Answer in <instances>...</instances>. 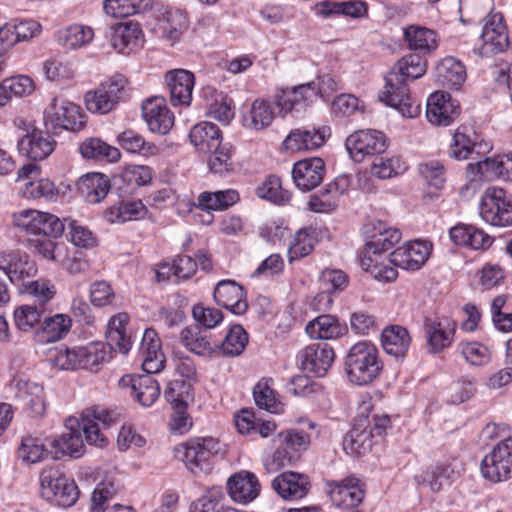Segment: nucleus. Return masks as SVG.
Instances as JSON below:
<instances>
[{
  "label": "nucleus",
  "mask_w": 512,
  "mask_h": 512,
  "mask_svg": "<svg viewBox=\"0 0 512 512\" xmlns=\"http://www.w3.org/2000/svg\"><path fill=\"white\" fill-rule=\"evenodd\" d=\"M426 69V60L419 54L402 57L385 77L380 101L396 109L403 117H416L420 113V105L411 98L407 83L422 77Z\"/></svg>",
  "instance_id": "nucleus-1"
},
{
  "label": "nucleus",
  "mask_w": 512,
  "mask_h": 512,
  "mask_svg": "<svg viewBox=\"0 0 512 512\" xmlns=\"http://www.w3.org/2000/svg\"><path fill=\"white\" fill-rule=\"evenodd\" d=\"M401 237L402 234L399 229L378 221L373 225L368 236L365 249L360 258L361 267L365 271L370 272L379 281H394L398 276L396 268L384 265L381 262V258L386 251L399 243Z\"/></svg>",
  "instance_id": "nucleus-2"
},
{
  "label": "nucleus",
  "mask_w": 512,
  "mask_h": 512,
  "mask_svg": "<svg viewBox=\"0 0 512 512\" xmlns=\"http://www.w3.org/2000/svg\"><path fill=\"white\" fill-rule=\"evenodd\" d=\"M344 368L349 381L361 386L373 382L380 375L383 362L378 348L372 342L362 340L349 348Z\"/></svg>",
  "instance_id": "nucleus-3"
},
{
  "label": "nucleus",
  "mask_w": 512,
  "mask_h": 512,
  "mask_svg": "<svg viewBox=\"0 0 512 512\" xmlns=\"http://www.w3.org/2000/svg\"><path fill=\"white\" fill-rule=\"evenodd\" d=\"M187 468L193 473H207L211 470L213 460L222 453V446L213 437H194L176 448Z\"/></svg>",
  "instance_id": "nucleus-4"
},
{
  "label": "nucleus",
  "mask_w": 512,
  "mask_h": 512,
  "mask_svg": "<svg viewBox=\"0 0 512 512\" xmlns=\"http://www.w3.org/2000/svg\"><path fill=\"white\" fill-rule=\"evenodd\" d=\"M476 163L467 165V173L472 176L470 182L462 187L461 195H473L479 187V180L512 179V154L498 155L493 158L483 156Z\"/></svg>",
  "instance_id": "nucleus-5"
},
{
  "label": "nucleus",
  "mask_w": 512,
  "mask_h": 512,
  "mask_svg": "<svg viewBox=\"0 0 512 512\" xmlns=\"http://www.w3.org/2000/svg\"><path fill=\"white\" fill-rule=\"evenodd\" d=\"M39 480L41 495L47 501L60 507H71L77 502L80 494L77 484L58 470L43 469Z\"/></svg>",
  "instance_id": "nucleus-6"
},
{
  "label": "nucleus",
  "mask_w": 512,
  "mask_h": 512,
  "mask_svg": "<svg viewBox=\"0 0 512 512\" xmlns=\"http://www.w3.org/2000/svg\"><path fill=\"white\" fill-rule=\"evenodd\" d=\"M84 423L80 418L69 417L65 422V431L57 436L47 438L51 458L55 460L66 456L79 458L85 452Z\"/></svg>",
  "instance_id": "nucleus-7"
},
{
  "label": "nucleus",
  "mask_w": 512,
  "mask_h": 512,
  "mask_svg": "<svg viewBox=\"0 0 512 512\" xmlns=\"http://www.w3.org/2000/svg\"><path fill=\"white\" fill-rule=\"evenodd\" d=\"M47 129L78 132L86 124L81 107L69 100L55 97L44 111Z\"/></svg>",
  "instance_id": "nucleus-8"
},
{
  "label": "nucleus",
  "mask_w": 512,
  "mask_h": 512,
  "mask_svg": "<svg viewBox=\"0 0 512 512\" xmlns=\"http://www.w3.org/2000/svg\"><path fill=\"white\" fill-rule=\"evenodd\" d=\"M81 419L84 423L87 443L103 448L108 444V436L102 430H107L113 425L119 424L123 417L116 410L93 406L82 411Z\"/></svg>",
  "instance_id": "nucleus-9"
},
{
  "label": "nucleus",
  "mask_w": 512,
  "mask_h": 512,
  "mask_svg": "<svg viewBox=\"0 0 512 512\" xmlns=\"http://www.w3.org/2000/svg\"><path fill=\"white\" fill-rule=\"evenodd\" d=\"M482 219L497 227L512 224V200L507 192L499 187H488L479 204Z\"/></svg>",
  "instance_id": "nucleus-10"
},
{
  "label": "nucleus",
  "mask_w": 512,
  "mask_h": 512,
  "mask_svg": "<svg viewBox=\"0 0 512 512\" xmlns=\"http://www.w3.org/2000/svg\"><path fill=\"white\" fill-rule=\"evenodd\" d=\"M13 223L25 231L28 237H60L64 231L63 222L55 215L34 209H25L13 214Z\"/></svg>",
  "instance_id": "nucleus-11"
},
{
  "label": "nucleus",
  "mask_w": 512,
  "mask_h": 512,
  "mask_svg": "<svg viewBox=\"0 0 512 512\" xmlns=\"http://www.w3.org/2000/svg\"><path fill=\"white\" fill-rule=\"evenodd\" d=\"M492 149L489 141L471 125L459 126L453 134L449 155L456 160H479Z\"/></svg>",
  "instance_id": "nucleus-12"
},
{
  "label": "nucleus",
  "mask_w": 512,
  "mask_h": 512,
  "mask_svg": "<svg viewBox=\"0 0 512 512\" xmlns=\"http://www.w3.org/2000/svg\"><path fill=\"white\" fill-rule=\"evenodd\" d=\"M483 21L481 45L475 47L474 52L482 57H489L505 51L509 45V36L503 15L491 11Z\"/></svg>",
  "instance_id": "nucleus-13"
},
{
  "label": "nucleus",
  "mask_w": 512,
  "mask_h": 512,
  "mask_svg": "<svg viewBox=\"0 0 512 512\" xmlns=\"http://www.w3.org/2000/svg\"><path fill=\"white\" fill-rule=\"evenodd\" d=\"M482 476L493 482L506 481L512 477V437L501 440L481 463Z\"/></svg>",
  "instance_id": "nucleus-14"
},
{
  "label": "nucleus",
  "mask_w": 512,
  "mask_h": 512,
  "mask_svg": "<svg viewBox=\"0 0 512 512\" xmlns=\"http://www.w3.org/2000/svg\"><path fill=\"white\" fill-rule=\"evenodd\" d=\"M386 137L378 130L363 129L349 135L345 147L355 162H362L368 156L380 154L386 149Z\"/></svg>",
  "instance_id": "nucleus-15"
},
{
  "label": "nucleus",
  "mask_w": 512,
  "mask_h": 512,
  "mask_svg": "<svg viewBox=\"0 0 512 512\" xmlns=\"http://www.w3.org/2000/svg\"><path fill=\"white\" fill-rule=\"evenodd\" d=\"M424 328L429 351L438 354L453 343L457 322L450 316L436 315L425 319Z\"/></svg>",
  "instance_id": "nucleus-16"
},
{
  "label": "nucleus",
  "mask_w": 512,
  "mask_h": 512,
  "mask_svg": "<svg viewBox=\"0 0 512 512\" xmlns=\"http://www.w3.org/2000/svg\"><path fill=\"white\" fill-rule=\"evenodd\" d=\"M296 359L301 370L316 377H322L332 366L335 353L327 343H313L301 349Z\"/></svg>",
  "instance_id": "nucleus-17"
},
{
  "label": "nucleus",
  "mask_w": 512,
  "mask_h": 512,
  "mask_svg": "<svg viewBox=\"0 0 512 512\" xmlns=\"http://www.w3.org/2000/svg\"><path fill=\"white\" fill-rule=\"evenodd\" d=\"M326 487L333 505L341 509L357 507L365 496L364 484L355 476L328 481Z\"/></svg>",
  "instance_id": "nucleus-18"
},
{
  "label": "nucleus",
  "mask_w": 512,
  "mask_h": 512,
  "mask_svg": "<svg viewBox=\"0 0 512 512\" xmlns=\"http://www.w3.org/2000/svg\"><path fill=\"white\" fill-rule=\"evenodd\" d=\"M14 397L24 403L26 412L31 417H42L46 411L44 388L41 384L24 378L14 377L10 384Z\"/></svg>",
  "instance_id": "nucleus-19"
},
{
  "label": "nucleus",
  "mask_w": 512,
  "mask_h": 512,
  "mask_svg": "<svg viewBox=\"0 0 512 512\" xmlns=\"http://www.w3.org/2000/svg\"><path fill=\"white\" fill-rule=\"evenodd\" d=\"M0 270L12 283L21 285L22 288L27 283L26 280L37 272L34 261L30 260L25 253L16 250L0 252Z\"/></svg>",
  "instance_id": "nucleus-20"
},
{
  "label": "nucleus",
  "mask_w": 512,
  "mask_h": 512,
  "mask_svg": "<svg viewBox=\"0 0 512 512\" xmlns=\"http://www.w3.org/2000/svg\"><path fill=\"white\" fill-rule=\"evenodd\" d=\"M432 245L427 241H411L390 253L389 263L404 270H418L427 261Z\"/></svg>",
  "instance_id": "nucleus-21"
},
{
  "label": "nucleus",
  "mask_w": 512,
  "mask_h": 512,
  "mask_svg": "<svg viewBox=\"0 0 512 512\" xmlns=\"http://www.w3.org/2000/svg\"><path fill=\"white\" fill-rule=\"evenodd\" d=\"M318 97L314 82L285 88L276 96V105L281 113L301 112Z\"/></svg>",
  "instance_id": "nucleus-22"
},
{
  "label": "nucleus",
  "mask_w": 512,
  "mask_h": 512,
  "mask_svg": "<svg viewBox=\"0 0 512 512\" xmlns=\"http://www.w3.org/2000/svg\"><path fill=\"white\" fill-rule=\"evenodd\" d=\"M280 446L273 454V461L277 466L291 464L298 458L300 451L308 448L311 437L299 430H289L278 434Z\"/></svg>",
  "instance_id": "nucleus-23"
},
{
  "label": "nucleus",
  "mask_w": 512,
  "mask_h": 512,
  "mask_svg": "<svg viewBox=\"0 0 512 512\" xmlns=\"http://www.w3.org/2000/svg\"><path fill=\"white\" fill-rule=\"evenodd\" d=\"M459 113L458 103L454 102L446 92L436 91L427 100L426 117L434 125L448 126L459 116Z\"/></svg>",
  "instance_id": "nucleus-24"
},
{
  "label": "nucleus",
  "mask_w": 512,
  "mask_h": 512,
  "mask_svg": "<svg viewBox=\"0 0 512 512\" xmlns=\"http://www.w3.org/2000/svg\"><path fill=\"white\" fill-rule=\"evenodd\" d=\"M142 117L153 133L167 134L174 124V115L163 97L146 99L142 104Z\"/></svg>",
  "instance_id": "nucleus-25"
},
{
  "label": "nucleus",
  "mask_w": 512,
  "mask_h": 512,
  "mask_svg": "<svg viewBox=\"0 0 512 512\" xmlns=\"http://www.w3.org/2000/svg\"><path fill=\"white\" fill-rule=\"evenodd\" d=\"M110 42L117 52L130 54L143 46L144 35L137 22H120L111 27Z\"/></svg>",
  "instance_id": "nucleus-26"
},
{
  "label": "nucleus",
  "mask_w": 512,
  "mask_h": 512,
  "mask_svg": "<svg viewBox=\"0 0 512 512\" xmlns=\"http://www.w3.org/2000/svg\"><path fill=\"white\" fill-rule=\"evenodd\" d=\"M120 384L130 390V395L143 407L151 406L160 395L159 383L151 376L125 375L121 378Z\"/></svg>",
  "instance_id": "nucleus-27"
},
{
  "label": "nucleus",
  "mask_w": 512,
  "mask_h": 512,
  "mask_svg": "<svg viewBox=\"0 0 512 512\" xmlns=\"http://www.w3.org/2000/svg\"><path fill=\"white\" fill-rule=\"evenodd\" d=\"M330 136V128H299L292 130L284 140L286 149L293 152L313 150L321 147Z\"/></svg>",
  "instance_id": "nucleus-28"
},
{
  "label": "nucleus",
  "mask_w": 512,
  "mask_h": 512,
  "mask_svg": "<svg viewBox=\"0 0 512 512\" xmlns=\"http://www.w3.org/2000/svg\"><path fill=\"white\" fill-rule=\"evenodd\" d=\"M214 300L235 315H243L248 309L244 289L234 280H222L214 289Z\"/></svg>",
  "instance_id": "nucleus-29"
},
{
  "label": "nucleus",
  "mask_w": 512,
  "mask_h": 512,
  "mask_svg": "<svg viewBox=\"0 0 512 512\" xmlns=\"http://www.w3.org/2000/svg\"><path fill=\"white\" fill-rule=\"evenodd\" d=\"M324 172V161L314 157L296 162L292 170V178L300 190L310 191L322 182Z\"/></svg>",
  "instance_id": "nucleus-30"
},
{
  "label": "nucleus",
  "mask_w": 512,
  "mask_h": 512,
  "mask_svg": "<svg viewBox=\"0 0 512 512\" xmlns=\"http://www.w3.org/2000/svg\"><path fill=\"white\" fill-rule=\"evenodd\" d=\"M227 487L231 499L240 504L254 501L261 490L257 477L249 471H240L229 477Z\"/></svg>",
  "instance_id": "nucleus-31"
},
{
  "label": "nucleus",
  "mask_w": 512,
  "mask_h": 512,
  "mask_svg": "<svg viewBox=\"0 0 512 512\" xmlns=\"http://www.w3.org/2000/svg\"><path fill=\"white\" fill-rule=\"evenodd\" d=\"M56 141L40 130L27 132L18 141L19 153L34 161L47 158L55 149Z\"/></svg>",
  "instance_id": "nucleus-32"
},
{
  "label": "nucleus",
  "mask_w": 512,
  "mask_h": 512,
  "mask_svg": "<svg viewBox=\"0 0 512 512\" xmlns=\"http://www.w3.org/2000/svg\"><path fill=\"white\" fill-rule=\"evenodd\" d=\"M123 86L110 81L85 95L86 108L92 113L106 114L116 105Z\"/></svg>",
  "instance_id": "nucleus-33"
},
{
  "label": "nucleus",
  "mask_w": 512,
  "mask_h": 512,
  "mask_svg": "<svg viewBox=\"0 0 512 512\" xmlns=\"http://www.w3.org/2000/svg\"><path fill=\"white\" fill-rule=\"evenodd\" d=\"M165 80L170 91V100L174 106H188L192 100L194 75L184 69L166 73Z\"/></svg>",
  "instance_id": "nucleus-34"
},
{
  "label": "nucleus",
  "mask_w": 512,
  "mask_h": 512,
  "mask_svg": "<svg viewBox=\"0 0 512 512\" xmlns=\"http://www.w3.org/2000/svg\"><path fill=\"white\" fill-rule=\"evenodd\" d=\"M140 354L142 357V369L145 373L154 374L163 369L165 356L161 350V341L155 330L146 329L144 331Z\"/></svg>",
  "instance_id": "nucleus-35"
},
{
  "label": "nucleus",
  "mask_w": 512,
  "mask_h": 512,
  "mask_svg": "<svg viewBox=\"0 0 512 512\" xmlns=\"http://www.w3.org/2000/svg\"><path fill=\"white\" fill-rule=\"evenodd\" d=\"M272 487L283 499L295 501L306 496L310 483L303 474L284 472L272 481Z\"/></svg>",
  "instance_id": "nucleus-36"
},
{
  "label": "nucleus",
  "mask_w": 512,
  "mask_h": 512,
  "mask_svg": "<svg viewBox=\"0 0 512 512\" xmlns=\"http://www.w3.org/2000/svg\"><path fill=\"white\" fill-rule=\"evenodd\" d=\"M191 144L200 153H211L222 143V133L219 127L208 121L195 124L189 133Z\"/></svg>",
  "instance_id": "nucleus-37"
},
{
  "label": "nucleus",
  "mask_w": 512,
  "mask_h": 512,
  "mask_svg": "<svg viewBox=\"0 0 512 512\" xmlns=\"http://www.w3.org/2000/svg\"><path fill=\"white\" fill-rule=\"evenodd\" d=\"M180 341L187 350L202 357H210L218 349V343L213 342L198 326L184 328L180 333Z\"/></svg>",
  "instance_id": "nucleus-38"
},
{
  "label": "nucleus",
  "mask_w": 512,
  "mask_h": 512,
  "mask_svg": "<svg viewBox=\"0 0 512 512\" xmlns=\"http://www.w3.org/2000/svg\"><path fill=\"white\" fill-rule=\"evenodd\" d=\"M410 343L411 337L405 327L391 325L386 327L381 333L382 348L388 355L396 359L405 357Z\"/></svg>",
  "instance_id": "nucleus-39"
},
{
  "label": "nucleus",
  "mask_w": 512,
  "mask_h": 512,
  "mask_svg": "<svg viewBox=\"0 0 512 512\" xmlns=\"http://www.w3.org/2000/svg\"><path fill=\"white\" fill-rule=\"evenodd\" d=\"M435 77L439 85L458 89L466 80L464 65L454 57L442 59L435 68Z\"/></svg>",
  "instance_id": "nucleus-40"
},
{
  "label": "nucleus",
  "mask_w": 512,
  "mask_h": 512,
  "mask_svg": "<svg viewBox=\"0 0 512 512\" xmlns=\"http://www.w3.org/2000/svg\"><path fill=\"white\" fill-rule=\"evenodd\" d=\"M72 327V320L66 314H55L52 316H43L36 334L41 342L50 343L63 339Z\"/></svg>",
  "instance_id": "nucleus-41"
},
{
  "label": "nucleus",
  "mask_w": 512,
  "mask_h": 512,
  "mask_svg": "<svg viewBox=\"0 0 512 512\" xmlns=\"http://www.w3.org/2000/svg\"><path fill=\"white\" fill-rule=\"evenodd\" d=\"M94 30L82 24H72L55 33L56 42L65 49L76 50L92 42Z\"/></svg>",
  "instance_id": "nucleus-42"
},
{
  "label": "nucleus",
  "mask_w": 512,
  "mask_h": 512,
  "mask_svg": "<svg viewBox=\"0 0 512 512\" xmlns=\"http://www.w3.org/2000/svg\"><path fill=\"white\" fill-rule=\"evenodd\" d=\"M403 34L410 50L427 54L438 47L437 33L429 28L410 25L403 29Z\"/></svg>",
  "instance_id": "nucleus-43"
},
{
  "label": "nucleus",
  "mask_w": 512,
  "mask_h": 512,
  "mask_svg": "<svg viewBox=\"0 0 512 512\" xmlns=\"http://www.w3.org/2000/svg\"><path fill=\"white\" fill-rule=\"evenodd\" d=\"M305 330L312 339L328 340L340 337L345 329L334 316L320 315L309 321Z\"/></svg>",
  "instance_id": "nucleus-44"
},
{
  "label": "nucleus",
  "mask_w": 512,
  "mask_h": 512,
  "mask_svg": "<svg viewBox=\"0 0 512 512\" xmlns=\"http://www.w3.org/2000/svg\"><path fill=\"white\" fill-rule=\"evenodd\" d=\"M117 142L123 150L131 154L151 157L159 153L156 144L147 141L143 135L132 129L121 132L117 136Z\"/></svg>",
  "instance_id": "nucleus-45"
},
{
  "label": "nucleus",
  "mask_w": 512,
  "mask_h": 512,
  "mask_svg": "<svg viewBox=\"0 0 512 512\" xmlns=\"http://www.w3.org/2000/svg\"><path fill=\"white\" fill-rule=\"evenodd\" d=\"M129 316L126 313H118L111 317L108 323L107 342L110 349L126 354L130 350L131 340L126 334V325Z\"/></svg>",
  "instance_id": "nucleus-46"
},
{
  "label": "nucleus",
  "mask_w": 512,
  "mask_h": 512,
  "mask_svg": "<svg viewBox=\"0 0 512 512\" xmlns=\"http://www.w3.org/2000/svg\"><path fill=\"white\" fill-rule=\"evenodd\" d=\"M78 185L82 195L90 203H99L110 190L109 179L101 173H88L82 176Z\"/></svg>",
  "instance_id": "nucleus-47"
},
{
  "label": "nucleus",
  "mask_w": 512,
  "mask_h": 512,
  "mask_svg": "<svg viewBox=\"0 0 512 512\" xmlns=\"http://www.w3.org/2000/svg\"><path fill=\"white\" fill-rule=\"evenodd\" d=\"M83 158L107 162H117L121 153L118 148L107 144L100 138H87L79 146Z\"/></svg>",
  "instance_id": "nucleus-48"
},
{
  "label": "nucleus",
  "mask_w": 512,
  "mask_h": 512,
  "mask_svg": "<svg viewBox=\"0 0 512 512\" xmlns=\"http://www.w3.org/2000/svg\"><path fill=\"white\" fill-rule=\"evenodd\" d=\"M371 437V430H367V420H360V422L355 424L345 435L343 448L347 454L362 455L366 450L370 449L372 445Z\"/></svg>",
  "instance_id": "nucleus-49"
},
{
  "label": "nucleus",
  "mask_w": 512,
  "mask_h": 512,
  "mask_svg": "<svg viewBox=\"0 0 512 512\" xmlns=\"http://www.w3.org/2000/svg\"><path fill=\"white\" fill-rule=\"evenodd\" d=\"M147 213L141 200L122 201L106 210L105 218L110 223H124L143 218Z\"/></svg>",
  "instance_id": "nucleus-50"
},
{
  "label": "nucleus",
  "mask_w": 512,
  "mask_h": 512,
  "mask_svg": "<svg viewBox=\"0 0 512 512\" xmlns=\"http://www.w3.org/2000/svg\"><path fill=\"white\" fill-rule=\"evenodd\" d=\"M79 368L98 371L99 367L110 358V348L102 342L89 343L86 346L78 347Z\"/></svg>",
  "instance_id": "nucleus-51"
},
{
  "label": "nucleus",
  "mask_w": 512,
  "mask_h": 512,
  "mask_svg": "<svg viewBox=\"0 0 512 512\" xmlns=\"http://www.w3.org/2000/svg\"><path fill=\"white\" fill-rule=\"evenodd\" d=\"M197 201L201 210H225L239 201V193L234 189L205 191L199 194Z\"/></svg>",
  "instance_id": "nucleus-52"
},
{
  "label": "nucleus",
  "mask_w": 512,
  "mask_h": 512,
  "mask_svg": "<svg viewBox=\"0 0 512 512\" xmlns=\"http://www.w3.org/2000/svg\"><path fill=\"white\" fill-rule=\"evenodd\" d=\"M50 455L49 447L38 437L26 435L18 447L17 456L23 463L30 465L42 461Z\"/></svg>",
  "instance_id": "nucleus-53"
},
{
  "label": "nucleus",
  "mask_w": 512,
  "mask_h": 512,
  "mask_svg": "<svg viewBox=\"0 0 512 512\" xmlns=\"http://www.w3.org/2000/svg\"><path fill=\"white\" fill-rule=\"evenodd\" d=\"M367 11V3L362 0L343 2L326 1L320 4V12L325 16L342 14L351 18H361L367 15Z\"/></svg>",
  "instance_id": "nucleus-54"
},
{
  "label": "nucleus",
  "mask_w": 512,
  "mask_h": 512,
  "mask_svg": "<svg viewBox=\"0 0 512 512\" xmlns=\"http://www.w3.org/2000/svg\"><path fill=\"white\" fill-rule=\"evenodd\" d=\"M274 119V111L271 104L263 99L255 100L244 117L246 127L254 130H261L268 127Z\"/></svg>",
  "instance_id": "nucleus-55"
},
{
  "label": "nucleus",
  "mask_w": 512,
  "mask_h": 512,
  "mask_svg": "<svg viewBox=\"0 0 512 512\" xmlns=\"http://www.w3.org/2000/svg\"><path fill=\"white\" fill-rule=\"evenodd\" d=\"M317 232L313 227L302 228L294 236L288 249L289 261L309 255L316 243Z\"/></svg>",
  "instance_id": "nucleus-56"
},
{
  "label": "nucleus",
  "mask_w": 512,
  "mask_h": 512,
  "mask_svg": "<svg viewBox=\"0 0 512 512\" xmlns=\"http://www.w3.org/2000/svg\"><path fill=\"white\" fill-rule=\"evenodd\" d=\"M460 475L456 465L439 464L427 472L425 481L433 492H439L450 486Z\"/></svg>",
  "instance_id": "nucleus-57"
},
{
  "label": "nucleus",
  "mask_w": 512,
  "mask_h": 512,
  "mask_svg": "<svg viewBox=\"0 0 512 512\" xmlns=\"http://www.w3.org/2000/svg\"><path fill=\"white\" fill-rule=\"evenodd\" d=\"M248 344V334L241 325L232 326L218 349L225 356H238Z\"/></svg>",
  "instance_id": "nucleus-58"
},
{
  "label": "nucleus",
  "mask_w": 512,
  "mask_h": 512,
  "mask_svg": "<svg viewBox=\"0 0 512 512\" xmlns=\"http://www.w3.org/2000/svg\"><path fill=\"white\" fill-rule=\"evenodd\" d=\"M407 169L400 156L377 158L371 165V174L379 179H389L404 173Z\"/></svg>",
  "instance_id": "nucleus-59"
},
{
  "label": "nucleus",
  "mask_w": 512,
  "mask_h": 512,
  "mask_svg": "<svg viewBox=\"0 0 512 512\" xmlns=\"http://www.w3.org/2000/svg\"><path fill=\"white\" fill-rule=\"evenodd\" d=\"M43 316L44 309L33 305H22L14 311V322L19 330L28 332L37 324H41Z\"/></svg>",
  "instance_id": "nucleus-60"
},
{
  "label": "nucleus",
  "mask_w": 512,
  "mask_h": 512,
  "mask_svg": "<svg viewBox=\"0 0 512 512\" xmlns=\"http://www.w3.org/2000/svg\"><path fill=\"white\" fill-rule=\"evenodd\" d=\"M172 392L173 388H169L164 392L165 397L169 401L176 402L169 426L173 433L182 435L190 430L192 427V421L186 411V407L182 404V402L171 397Z\"/></svg>",
  "instance_id": "nucleus-61"
},
{
  "label": "nucleus",
  "mask_w": 512,
  "mask_h": 512,
  "mask_svg": "<svg viewBox=\"0 0 512 512\" xmlns=\"http://www.w3.org/2000/svg\"><path fill=\"white\" fill-rule=\"evenodd\" d=\"M257 195L277 204H283L290 200L291 194L282 188L281 181L276 176L268 177L261 186L257 188Z\"/></svg>",
  "instance_id": "nucleus-62"
},
{
  "label": "nucleus",
  "mask_w": 512,
  "mask_h": 512,
  "mask_svg": "<svg viewBox=\"0 0 512 512\" xmlns=\"http://www.w3.org/2000/svg\"><path fill=\"white\" fill-rule=\"evenodd\" d=\"M460 352L465 360L473 366H484L491 361V352L479 342H465L459 345Z\"/></svg>",
  "instance_id": "nucleus-63"
},
{
  "label": "nucleus",
  "mask_w": 512,
  "mask_h": 512,
  "mask_svg": "<svg viewBox=\"0 0 512 512\" xmlns=\"http://www.w3.org/2000/svg\"><path fill=\"white\" fill-rule=\"evenodd\" d=\"M224 494L219 489L208 490L202 497L193 501L190 512H226L221 504Z\"/></svg>",
  "instance_id": "nucleus-64"
}]
</instances>
